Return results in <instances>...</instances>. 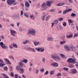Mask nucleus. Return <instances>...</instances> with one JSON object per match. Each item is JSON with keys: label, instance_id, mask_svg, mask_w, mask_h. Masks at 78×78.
<instances>
[{"label": "nucleus", "instance_id": "nucleus-1", "mask_svg": "<svg viewBox=\"0 0 78 78\" xmlns=\"http://www.w3.org/2000/svg\"><path fill=\"white\" fill-rule=\"evenodd\" d=\"M35 33H36V30L33 28H30L27 34L29 36L30 35L35 36L36 35Z\"/></svg>", "mask_w": 78, "mask_h": 78}, {"label": "nucleus", "instance_id": "nucleus-2", "mask_svg": "<svg viewBox=\"0 0 78 78\" xmlns=\"http://www.w3.org/2000/svg\"><path fill=\"white\" fill-rule=\"evenodd\" d=\"M51 58L54 60L57 59V60L58 61H61V57L58 56L57 55H51Z\"/></svg>", "mask_w": 78, "mask_h": 78}, {"label": "nucleus", "instance_id": "nucleus-3", "mask_svg": "<svg viewBox=\"0 0 78 78\" xmlns=\"http://www.w3.org/2000/svg\"><path fill=\"white\" fill-rule=\"evenodd\" d=\"M76 60L75 59H73L72 58H69L67 60V62L69 63H76Z\"/></svg>", "mask_w": 78, "mask_h": 78}, {"label": "nucleus", "instance_id": "nucleus-4", "mask_svg": "<svg viewBox=\"0 0 78 78\" xmlns=\"http://www.w3.org/2000/svg\"><path fill=\"white\" fill-rule=\"evenodd\" d=\"M35 49L40 52H44V48H35Z\"/></svg>", "mask_w": 78, "mask_h": 78}, {"label": "nucleus", "instance_id": "nucleus-5", "mask_svg": "<svg viewBox=\"0 0 78 78\" xmlns=\"http://www.w3.org/2000/svg\"><path fill=\"white\" fill-rule=\"evenodd\" d=\"M0 45H1V47L2 48H3L4 49H6L8 48V46H6V45H5V44L3 43V42H0Z\"/></svg>", "mask_w": 78, "mask_h": 78}, {"label": "nucleus", "instance_id": "nucleus-6", "mask_svg": "<svg viewBox=\"0 0 78 78\" xmlns=\"http://www.w3.org/2000/svg\"><path fill=\"white\" fill-rule=\"evenodd\" d=\"M10 31L11 35L15 37V34H17V32H16V31L13 30L12 29H10Z\"/></svg>", "mask_w": 78, "mask_h": 78}, {"label": "nucleus", "instance_id": "nucleus-7", "mask_svg": "<svg viewBox=\"0 0 78 78\" xmlns=\"http://www.w3.org/2000/svg\"><path fill=\"white\" fill-rule=\"evenodd\" d=\"M47 15L44 12H43V13L41 18L42 20H45V17L46 16H47Z\"/></svg>", "mask_w": 78, "mask_h": 78}, {"label": "nucleus", "instance_id": "nucleus-8", "mask_svg": "<svg viewBox=\"0 0 78 78\" xmlns=\"http://www.w3.org/2000/svg\"><path fill=\"white\" fill-rule=\"evenodd\" d=\"M15 2V0H7V3L9 5H12Z\"/></svg>", "mask_w": 78, "mask_h": 78}, {"label": "nucleus", "instance_id": "nucleus-9", "mask_svg": "<svg viewBox=\"0 0 78 78\" xmlns=\"http://www.w3.org/2000/svg\"><path fill=\"white\" fill-rule=\"evenodd\" d=\"M13 17L17 19H20V16H19V14L17 13L13 15Z\"/></svg>", "mask_w": 78, "mask_h": 78}, {"label": "nucleus", "instance_id": "nucleus-10", "mask_svg": "<svg viewBox=\"0 0 78 78\" xmlns=\"http://www.w3.org/2000/svg\"><path fill=\"white\" fill-rule=\"evenodd\" d=\"M64 48L67 51H70V48L69 46L67 45H65L64 46Z\"/></svg>", "mask_w": 78, "mask_h": 78}, {"label": "nucleus", "instance_id": "nucleus-11", "mask_svg": "<svg viewBox=\"0 0 78 78\" xmlns=\"http://www.w3.org/2000/svg\"><path fill=\"white\" fill-rule=\"evenodd\" d=\"M52 1H48L46 2V5L48 6L49 7H50L51 4H52Z\"/></svg>", "mask_w": 78, "mask_h": 78}, {"label": "nucleus", "instance_id": "nucleus-12", "mask_svg": "<svg viewBox=\"0 0 78 78\" xmlns=\"http://www.w3.org/2000/svg\"><path fill=\"white\" fill-rule=\"evenodd\" d=\"M34 45L35 46H37V45H40L41 44V43H40V42L37 41H34Z\"/></svg>", "mask_w": 78, "mask_h": 78}, {"label": "nucleus", "instance_id": "nucleus-13", "mask_svg": "<svg viewBox=\"0 0 78 78\" xmlns=\"http://www.w3.org/2000/svg\"><path fill=\"white\" fill-rule=\"evenodd\" d=\"M66 38H72L73 37V34L70 33L69 35H68V34H66Z\"/></svg>", "mask_w": 78, "mask_h": 78}, {"label": "nucleus", "instance_id": "nucleus-14", "mask_svg": "<svg viewBox=\"0 0 78 78\" xmlns=\"http://www.w3.org/2000/svg\"><path fill=\"white\" fill-rule=\"evenodd\" d=\"M25 6L27 8H29L30 6V5L27 1H26L25 2Z\"/></svg>", "mask_w": 78, "mask_h": 78}, {"label": "nucleus", "instance_id": "nucleus-15", "mask_svg": "<svg viewBox=\"0 0 78 78\" xmlns=\"http://www.w3.org/2000/svg\"><path fill=\"white\" fill-rule=\"evenodd\" d=\"M4 61H5L6 62H7V63L9 64H11V62H9V60H8L7 58H5L4 59Z\"/></svg>", "mask_w": 78, "mask_h": 78}, {"label": "nucleus", "instance_id": "nucleus-16", "mask_svg": "<svg viewBox=\"0 0 78 78\" xmlns=\"http://www.w3.org/2000/svg\"><path fill=\"white\" fill-rule=\"evenodd\" d=\"M53 37H48L47 38V41H53L54 40Z\"/></svg>", "mask_w": 78, "mask_h": 78}, {"label": "nucleus", "instance_id": "nucleus-17", "mask_svg": "<svg viewBox=\"0 0 78 78\" xmlns=\"http://www.w3.org/2000/svg\"><path fill=\"white\" fill-rule=\"evenodd\" d=\"M51 66H53L54 67H58V64L56 62H55L54 63H51Z\"/></svg>", "mask_w": 78, "mask_h": 78}, {"label": "nucleus", "instance_id": "nucleus-18", "mask_svg": "<svg viewBox=\"0 0 78 78\" xmlns=\"http://www.w3.org/2000/svg\"><path fill=\"white\" fill-rule=\"evenodd\" d=\"M28 50H31V51H33L34 52H36V50L34 49V48H32L30 47H28L27 48Z\"/></svg>", "mask_w": 78, "mask_h": 78}, {"label": "nucleus", "instance_id": "nucleus-19", "mask_svg": "<svg viewBox=\"0 0 78 78\" xmlns=\"http://www.w3.org/2000/svg\"><path fill=\"white\" fill-rule=\"evenodd\" d=\"M24 15L26 17H29V14L27 12H24Z\"/></svg>", "mask_w": 78, "mask_h": 78}, {"label": "nucleus", "instance_id": "nucleus-20", "mask_svg": "<svg viewBox=\"0 0 78 78\" xmlns=\"http://www.w3.org/2000/svg\"><path fill=\"white\" fill-rule=\"evenodd\" d=\"M71 72H72V73L73 74L74 73H76V72H77V71H76V70L75 69H73L71 70Z\"/></svg>", "mask_w": 78, "mask_h": 78}, {"label": "nucleus", "instance_id": "nucleus-21", "mask_svg": "<svg viewBox=\"0 0 78 78\" xmlns=\"http://www.w3.org/2000/svg\"><path fill=\"white\" fill-rule=\"evenodd\" d=\"M21 62H24V63L27 64V63L28 62V60L27 59H25L24 60L21 61Z\"/></svg>", "mask_w": 78, "mask_h": 78}, {"label": "nucleus", "instance_id": "nucleus-22", "mask_svg": "<svg viewBox=\"0 0 78 78\" xmlns=\"http://www.w3.org/2000/svg\"><path fill=\"white\" fill-rule=\"evenodd\" d=\"M20 70V73L23 74L24 73V69L23 68H21Z\"/></svg>", "mask_w": 78, "mask_h": 78}, {"label": "nucleus", "instance_id": "nucleus-23", "mask_svg": "<svg viewBox=\"0 0 78 78\" xmlns=\"http://www.w3.org/2000/svg\"><path fill=\"white\" fill-rule=\"evenodd\" d=\"M50 17V15H48L46 16L45 18V20H46V21H48Z\"/></svg>", "mask_w": 78, "mask_h": 78}, {"label": "nucleus", "instance_id": "nucleus-24", "mask_svg": "<svg viewBox=\"0 0 78 78\" xmlns=\"http://www.w3.org/2000/svg\"><path fill=\"white\" fill-rule=\"evenodd\" d=\"M66 43V41H60L59 42V43L61 45H63Z\"/></svg>", "mask_w": 78, "mask_h": 78}, {"label": "nucleus", "instance_id": "nucleus-25", "mask_svg": "<svg viewBox=\"0 0 78 78\" xmlns=\"http://www.w3.org/2000/svg\"><path fill=\"white\" fill-rule=\"evenodd\" d=\"M64 5V3H58L57 5V6H62L63 5Z\"/></svg>", "mask_w": 78, "mask_h": 78}, {"label": "nucleus", "instance_id": "nucleus-26", "mask_svg": "<svg viewBox=\"0 0 78 78\" xmlns=\"http://www.w3.org/2000/svg\"><path fill=\"white\" fill-rule=\"evenodd\" d=\"M60 55L61 56V58H62L63 59L66 58V56H65V55H64L62 54H60Z\"/></svg>", "mask_w": 78, "mask_h": 78}, {"label": "nucleus", "instance_id": "nucleus-27", "mask_svg": "<svg viewBox=\"0 0 78 78\" xmlns=\"http://www.w3.org/2000/svg\"><path fill=\"white\" fill-rule=\"evenodd\" d=\"M30 41L29 40H26L25 41H24L23 42V44H27V42H29Z\"/></svg>", "mask_w": 78, "mask_h": 78}, {"label": "nucleus", "instance_id": "nucleus-28", "mask_svg": "<svg viewBox=\"0 0 78 78\" xmlns=\"http://www.w3.org/2000/svg\"><path fill=\"white\" fill-rule=\"evenodd\" d=\"M30 17L31 19H34L35 18H36V17L34 16V15H30Z\"/></svg>", "mask_w": 78, "mask_h": 78}, {"label": "nucleus", "instance_id": "nucleus-29", "mask_svg": "<svg viewBox=\"0 0 78 78\" xmlns=\"http://www.w3.org/2000/svg\"><path fill=\"white\" fill-rule=\"evenodd\" d=\"M45 6H46V4L45 3H43V4L41 5V7L42 8L45 7Z\"/></svg>", "mask_w": 78, "mask_h": 78}, {"label": "nucleus", "instance_id": "nucleus-30", "mask_svg": "<svg viewBox=\"0 0 78 78\" xmlns=\"http://www.w3.org/2000/svg\"><path fill=\"white\" fill-rule=\"evenodd\" d=\"M2 75H3V76H4V78H9V77H8V76H7L6 75V74H5L4 73H2Z\"/></svg>", "mask_w": 78, "mask_h": 78}, {"label": "nucleus", "instance_id": "nucleus-31", "mask_svg": "<svg viewBox=\"0 0 78 78\" xmlns=\"http://www.w3.org/2000/svg\"><path fill=\"white\" fill-rule=\"evenodd\" d=\"M62 25L63 27H66V25H67V23L65 22H63L62 23Z\"/></svg>", "mask_w": 78, "mask_h": 78}, {"label": "nucleus", "instance_id": "nucleus-32", "mask_svg": "<svg viewBox=\"0 0 78 78\" xmlns=\"http://www.w3.org/2000/svg\"><path fill=\"white\" fill-rule=\"evenodd\" d=\"M16 69L17 70H20V66H18L16 67Z\"/></svg>", "mask_w": 78, "mask_h": 78}, {"label": "nucleus", "instance_id": "nucleus-33", "mask_svg": "<svg viewBox=\"0 0 78 78\" xmlns=\"http://www.w3.org/2000/svg\"><path fill=\"white\" fill-rule=\"evenodd\" d=\"M78 33H76L74 35V37H78Z\"/></svg>", "mask_w": 78, "mask_h": 78}, {"label": "nucleus", "instance_id": "nucleus-34", "mask_svg": "<svg viewBox=\"0 0 78 78\" xmlns=\"http://www.w3.org/2000/svg\"><path fill=\"white\" fill-rule=\"evenodd\" d=\"M5 65V63H0V67H3Z\"/></svg>", "mask_w": 78, "mask_h": 78}, {"label": "nucleus", "instance_id": "nucleus-35", "mask_svg": "<svg viewBox=\"0 0 78 78\" xmlns=\"http://www.w3.org/2000/svg\"><path fill=\"white\" fill-rule=\"evenodd\" d=\"M63 70H65V71H68L69 70V69L67 68L64 67L63 68Z\"/></svg>", "mask_w": 78, "mask_h": 78}, {"label": "nucleus", "instance_id": "nucleus-36", "mask_svg": "<svg viewBox=\"0 0 78 78\" xmlns=\"http://www.w3.org/2000/svg\"><path fill=\"white\" fill-rule=\"evenodd\" d=\"M75 48H75V47L73 46L71 48V49L72 50H73V51H75Z\"/></svg>", "mask_w": 78, "mask_h": 78}, {"label": "nucleus", "instance_id": "nucleus-37", "mask_svg": "<svg viewBox=\"0 0 78 78\" xmlns=\"http://www.w3.org/2000/svg\"><path fill=\"white\" fill-rule=\"evenodd\" d=\"M49 11L51 12H55V9H51Z\"/></svg>", "mask_w": 78, "mask_h": 78}, {"label": "nucleus", "instance_id": "nucleus-38", "mask_svg": "<svg viewBox=\"0 0 78 78\" xmlns=\"http://www.w3.org/2000/svg\"><path fill=\"white\" fill-rule=\"evenodd\" d=\"M68 67L70 68H72L74 67V65H70L68 66Z\"/></svg>", "mask_w": 78, "mask_h": 78}, {"label": "nucleus", "instance_id": "nucleus-39", "mask_svg": "<svg viewBox=\"0 0 78 78\" xmlns=\"http://www.w3.org/2000/svg\"><path fill=\"white\" fill-rule=\"evenodd\" d=\"M58 21L57 20H55L54 22V24H58Z\"/></svg>", "mask_w": 78, "mask_h": 78}, {"label": "nucleus", "instance_id": "nucleus-40", "mask_svg": "<svg viewBox=\"0 0 78 78\" xmlns=\"http://www.w3.org/2000/svg\"><path fill=\"white\" fill-rule=\"evenodd\" d=\"M4 69L5 71H7L8 70V67L6 66H5L4 67Z\"/></svg>", "mask_w": 78, "mask_h": 78}, {"label": "nucleus", "instance_id": "nucleus-41", "mask_svg": "<svg viewBox=\"0 0 78 78\" xmlns=\"http://www.w3.org/2000/svg\"><path fill=\"white\" fill-rule=\"evenodd\" d=\"M10 74L11 76H12V77H14V75L13 72H11L10 73Z\"/></svg>", "mask_w": 78, "mask_h": 78}, {"label": "nucleus", "instance_id": "nucleus-42", "mask_svg": "<svg viewBox=\"0 0 78 78\" xmlns=\"http://www.w3.org/2000/svg\"><path fill=\"white\" fill-rule=\"evenodd\" d=\"M47 7L45 6V7H43L42 8V9L43 10H46V9H47Z\"/></svg>", "mask_w": 78, "mask_h": 78}, {"label": "nucleus", "instance_id": "nucleus-43", "mask_svg": "<svg viewBox=\"0 0 78 78\" xmlns=\"http://www.w3.org/2000/svg\"><path fill=\"white\" fill-rule=\"evenodd\" d=\"M75 16H76V14L75 13H72L71 15V17H75Z\"/></svg>", "mask_w": 78, "mask_h": 78}, {"label": "nucleus", "instance_id": "nucleus-44", "mask_svg": "<svg viewBox=\"0 0 78 78\" xmlns=\"http://www.w3.org/2000/svg\"><path fill=\"white\" fill-rule=\"evenodd\" d=\"M39 70L37 69H36L35 71L36 74H38V73H39Z\"/></svg>", "mask_w": 78, "mask_h": 78}, {"label": "nucleus", "instance_id": "nucleus-45", "mask_svg": "<svg viewBox=\"0 0 78 78\" xmlns=\"http://www.w3.org/2000/svg\"><path fill=\"white\" fill-rule=\"evenodd\" d=\"M41 72H44V69L41 68L40 69Z\"/></svg>", "mask_w": 78, "mask_h": 78}, {"label": "nucleus", "instance_id": "nucleus-46", "mask_svg": "<svg viewBox=\"0 0 78 78\" xmlns=\"http://www.w3.org/2000/svg\"><path fill=\"white\" fill-rule=\"evenodd\" d=\"M67 12H67V10H66L65 11H63V13L64 14H66Z\"/></svg>", "mask_w": 78, "mask_h": 78}, {"label": "nucleus", "instance_id": "nucleus-47", "mask_svg": "<svg viewBox=\"0 0 78 78\" xmlns=\"http://www.w3.org/2000/svg\"><path fill=\"white\" fill-rule=\"evenodd\" d=\"M68 21L69 23H73V21H72V20H71V19H69V20H68Z\"/></svg>", "mask_w": 78, "mask_h": 78}, {"label": "nucleus", "instance_id": "nucleus-48", "mask_svg": "<svg viewBox=\"0 0 78 78\" xmlns=\"http://www.w3.org/2000/svg\"><path fill=\"white\" fill-rule=\"evenodd\" d=\"M54 73H55V71L54 70H53V71H51V72H50V74L51 75H52L53 74H54Z\"/></svg>", "mask_w": 78, "mask_h": 78}, {"label": "nucleus", "instance_id": "nucleus-49", "mask_svg": "<svg viewBox=\"0 0 78 78\" xmlns=\"http://www.w3.org/2000/svg\"><path fill=\"white\" fill-rule=\"evenodd\" d=\"M58 20L59 21H62V20H63V18H60L58 19Z\"/></svg>", "mask_w": 78, "mask_h": 78}, {"label": "nucleus", "instance_id": "nucleus-50", "mask_svg": "<svg viewBox=\"0 0 78 78\" xmlns=\"http://www.w3.org/2000/svg\"><path fill=\"white\" fill-rule=\"evenodd\" d=\"M23 11L22 10H21V11L20 16H23Z\"/></svg>", "mask_w": 78, "mask_h": 78}, {"label": "nucleus", "instance_id": "nucleus-51", "mask_svg": "<svg viewBox=\"0 0 78 78\" xmlns=\"http://www.w3.org/2000/svg\"><path fill=\"white\" fill-rule=\"evenodd\" d=\"M59 29L60 30H62V29H63V27L61 25H60L59 26Z\"/></svg>", "mask_w": 78, "mask_h": 78}, {"label": "nucleus", "instance_id": "nucleus-52", "mask_svg": "<svg viewBox=\"0 0 78 78\" xmlns=\"http://www.w3.org/2000/svg\"><path fill=\"white\" fill-rule=\"evenodd\" d=\"M3 13L2 12H0V16H3Z\"/></svg>", "mask_w": 78, "mask_h": 78}, {"label": "nucleus", "instance_id": "nucleus-53", "mask_svg": "<svg viewBox=\"0 0 78 78\" xmlns=\"http://www.w3.org/2000/svg\"><path fill=\"white\" fill-rule=\"evenodd\" d=\"M13 47L15 48H17V45L16 44H14L13 45Z\"/></svg>", "mask_w": 78, "mask_h": 78}, {"label": "nucleus", "instance_id": "nucleus-54", "mask_svg": "<svg viewBox=\"0 0 78 78\" xmlns=\"http://www.w3.org/2000/svg\"><path fill=\"white\" fill-rule=\"evenodd\" d=\"M14 5H16L18 4V2H14L13 3Z\"/></svg>", "mask_w": 78, "mask_h": 78}, {"label": "nucleus", "instance_id": "nucleus-55", "mask_svg": "<svg viewBox=\"0 0 78 78\" xmlns=\"http://www.w3.org/2000/svg\"><path fill=\"white\" fill-rule=\"evenodd\" d=\"M42 61L43 62H45V57H43L42 58Z\"/></svg>", "mask_w": 78, "mask_h": 78}, {"label": "nucleus", "instance_id": "nucleus-56", "mask_svg": "<svg viewBox=\"0 0 78 78\" xmlns=\"http://www.w3.org/2000/svg\"><path fill=\"white\" fill-rule=\"evenodd\" d=\"M9 58H10V59H12V60H14V57L12 56L10 57Z\"/></svg>", "mask_w": 78, "mask_h": 78}, {"label": "nucleus", "instance_id": "nucleus-57", "mask_svg": "<svg viewBox=\"0 0 78 78\" xmlns=\"http://www.w3.org/2000/svg\"><path fill=\"white\" fill-rule=\"evenodd\" d=\"M48 73L49 72L48 71H46V72L44 73V75H48Z\"/></svg>", "mask_w": 78, "mask_h": 78}, {"label": "nucleus", "instance_id": "nucleus-58", "mask_svg": "<svg viewBox=\"0 0 78 78\" xmlns=\"http://www.w3.org/2000/svg\"><path fill=\"white\" fill-rule=\"evenodd\" d=\"M67 10L68 12H70V11H71L72 10V9H67Z\"/></svg>", "mask_w": 78, "mask_h": 78}, {"label": "nucleus", "instance_id": "nucleus-59", "mask_svg": "<svg viewBox=\"0 0 78 78\" xmlns=\"http://www.w3.org/2000/svg\"><path fill=\"white\" fill-rule=\"evenodd\" d=\"M9 47L10 48H11V49L12 48H13V45H12V44H11L9 45Z\"/></svg>", "mask_w": 78, "mask_h": 78}, {"label": "nucleus", "instance_id": "nucleus-60", "mask_svg": "<svg viewBox=\"0 0 78 78\" xmlns=\"http://www.w3.org/2000/svg\"><path fill=\"white\" fill-rule=\"evenodd\" d=\"M20 22H17L16 23V25L17 26V27H19V25H20Z\"/></svg>", "mask_w": 78, "mask_h": 78}, {"label": "nucleus", "instance_id": "nucleus-61", "mask_svg": "<svg viewBox=\"0 0 78 78\" xmlns=\"http://www.w3.org/2000/svg\"><path fill=\"white\" fill-rule=\"evenodd\" d=\"M57 76H61V73H58L57 75Z\"/></svg>", "mask_w": 78, "mask_h": 78}, {"label": "nucleus", "instance_id": "nucleus-62", "mask_svg": "<svg viewBox=\"0 0 78 78\" xmlns=\"http://www.w3.org/2000/svg\"><path fill=\"white\" fill-rule=\"evenodd\" d=\"M19 31H22V28H21V27H20L19 28Z\"/></svg>", "mask_w": 78, "mask_h": 78}, {"label": "nucleus", "instance_id": "nucleus-63", "mask_svg": "<svg viewBox=\"0 0 78 78\" xmlns=\"http://www.w3.org/2000/svg\"><path fill=\"white\" fill-rule=\"evenodd\" d=\"M20 62V66H23V64L22 63V62Z\"/></svg>", "mask_w": 78, "mask_h": 78}, {"label": "nucleus", "instance_id": "nucleus-64", "mask_svg": "<svg viewBox=\"0 0 78 78\" xmlns=\"http://www.w3.org/2000/svg\"><path fill=\"white\" fill-rule=\"evenodd\" d=\"M76 63H77L76 64V66L77 67H78V62H77Z\"/></svg>", "mask_w": 78, "mask_h": 78}]
</instances>
